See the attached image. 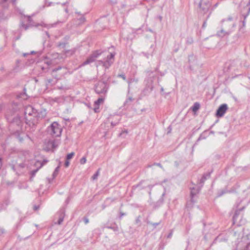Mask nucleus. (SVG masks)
<instances>
[{
    "mask_svg": "<svg viewBox=\"0 0 250 250\" xmlns=\"http://www.w3.org/2000/svg\"><path fill=\"white\" fill-rule=\"evenodd\" d=\"M153 165L157 166V167H160L163 168V167L160 163H155L153 164Z\"/></svg>",
    "mask_w": 250,
    "mask_h": 250,
    "instance_id": "obj_49",
    "label": "nucleus"
},
{
    "mask_svg": "<svg viewBox=\"0 0 250 250\" xmlns=\"http://www.w3.org/2000/svg\"><path fill=\"white\" fill-rule=\"evenodd\" d=\"M116 53L115 52H111L109 55H107L106 60L99 61V64L103 65L106 69L108 68L114 61V57Z\"/></svg>",
    "mask_w": 250,
    "mask_h": 250,
    "instance_id": "obj_6",
    "label": "nucleus"
},
{
    "mask_svg": "<svg viewBox=\"0 0 250 250\" xmlns=\"http://www.w3.org/2000/svg\"><path fill=\"white\" fill-rule=\"evenodd\" d=\"M99 174V170L92 176V179L93 180H95L97 178L98 175Z\"/></svg>",
    "mask_w": 250,
    "mask_h": 250,
    "instance_id": "obj_36",
    "label": "nucleus"
},
{
    "mask_svg": "<svg viewBox=\"0 0 250 250\" xmlns=\"http://www.w3.org/2000/svg\"><path fill=\"white\" fill-rule=\"evenodd\" d=\"M250 234L243 236L236 246V250H250Z\"/></svg>",
    "mask_w": 250,
    "mask_h": 250,
    "instance_id": "obj_2",
    "label": "nucleus"
},
{
    "mask_svg": "<svg viewBox=\"0 0 250 250\" xmlns=\"http://www.w3.org/2000/svg\"><path fill=\"white\" fill-rule=\"evenodd\" d=\"M161 223V221H160L158 223H152V222H150L149 221H148L147 222V224H150L151 225H152L154 228H156V227L160 225V224Z\"/></svg>",
    "mask_w": 250,
    "mask_h": 250,
    "instance_id": "obj_29",
    "label": "nucleus"
},
{
    "mask_svg": "<svg viewBox=\"0 0 250 250\" xmlns=\"http://www.w3.org/2000/svg\"><path fill=\"white\" fill-rule=\"evenodd\" d=\"M227 240L225 238H223L221 235H219L215 238L214 240L213 243H217V242H221L222 241H226Z\"/></svg>",
    "mask_w": 250,
    "mask_h": 250,
    "instance_id": "obj_22",
    "label": "nucleus"
},
{
    "mask_svg": "<svg viewBox=\"0 0 250 250\" xmlns=\"http://www.w3.org/2000/svg\"><path fill=\"white\" fill-rule=\"evenodd\" d=\"M178 50H179V48H176V49H175L174 50V52H177L178 51Z\"/></svg>",
    "mask_w": 250,
    "mask_h": 250,
    "instance_id": "obj_61",
    "label": "nucleus"
},
{
    "mask_svg": "<svg viewBox=\"0 0 250 250\" xmlns=\"http://www.w3.org/2000/svg\"><path fill=\"white\" fill-rule=\"evenodd\" d=\"M205 138H206V137L205 136H204L203 134H201V135H200V137L198 139L197 141H199L202 139H205Z\"/></svg>",
    "mask_w": 250,
    "mask_h": 250,
    "instance_id": "obj_45",
    "label": "nucleus"
},
{
    "mask_svg": "<svg viewBox=\"0 0 250 250\" xmlns=\"http://www.w3.org/2000/svg\"><path fill=\"white\" fill-rule=\"evenodd\" d=\"M21 26L25 30H27L29 27L28 25L24 24L23 22L21 23Z\"/></svg>",
    "mask_w": 250,
    "mask_h": 250,
    "instance_id": "obj_39",
    "label": "nucleus"
},
{
    "mask_svg": "<svg viewBox=\"0 0 250 250\" xmlns=\"http://www.w3.org/2000/svg\"><path fill=\"white\" fill-rule=\"evenodd\" d=\"M12 2H13V3L14 4H15V2H16V0H12Z\"/></svg>",
    "mask_w": 250,
    "mask_h": 250,
    "instance_id": "obj_64",
    "label": "nucleus"
},
{
    "mask_svg": "<svg viewBox=\"0 0 250 250\" xmlns=\"http://www.w3.org/2000/svg\"><path fill=\"white\" fill-rule=\"evenodd\" d=\"M75 52V49H71V50H67L65 51V54L66 55H68V54H70V55H73V54H74Z\"/></svg>",
    "mask_w": 250,
    "mask_h": 250,
    "instance_id": "obj_33",
    "label": "nucleus"
},
{
    "mask_svg": "<svg viewBox=\"0 0 250 250\" xmlns=\"http://www.w3.org/2000/svg\"><path fill=\"white\" fill-rule=\"evenodd\" d=\"M232 20V18L229 17L227 19L222 20L221 22L222 24H224V26L226 27L228 30H230V29L234 26V24L231 22Z\"/></svg>",
    "mask_w": 250,
    "mask_h": 250,
    "instance_id": "obj_11",
    "label": "nucleus"
},
{
    "mask_svg": "<svg viewBox=\"0 0 250 250\" xmlns=\"http://www.w3.org/2000/svg\"><path fill=\"white\" fill-rule=\"evenodd\" d=\"M206 23H207L206 21H205L204 22V23H203V25H202V27H203V28H205V27H206Z\"/></svg>",
    "mask_w": 250,
    "mask_h": 250,
    "instance_id": "obj_55",
    "label": "nucleus"
},
{
    "mask_svg": "<svg viewBox=\"0 0 250 250\" xmlns=\"http://www.w3.org/2000/svg\"><path fill=\"white\" fill-rule=\"evenodd\" d=\"M5 232V230L3 229L2 228H0V233L1 234H3Z\"/></svg>",
    "mask_w": 250,
    "mask_h": 250,
    "instance_id": "obj_54",
    "label": "nucleus"
},
{
    "mask_svg": "<svg viewBox=\"0 0 250 250\" xmlns=\"http://www.w3.org/2000/svg\"><path fill=\"white\" fill-rule=\"evenodd\" d=\"M59 169H60V167L59 166L55 168V170H54V172L53 173V178H54L57 175V174H58V172H59Z\"/></svg>",
    "mask_w": 250,
    "mask_h": 250,
    "instance_id": "obj_31",
    "label": "nucleus"
},
{
    "mask_svg": "<svg viewBox=\"0 0 250 250\" xmlns=\"http://www.w3.org/2000/svg\"><path fill=\"white\" fill-rule=\"evenodd\" d=\"M140 222V219H139V218L138 217V218L136 219V223H138Z\"/></svg>",
    "mask_w": 250,
    "mask_h": 250,
    "instance_id": "obj_59",
    "label": "nucleus"
},
{
    "mask_svg": "<svg viewBox=\"0 0 250 250\" xmlns=\"http://www.w3.org/2000/svg\"><path fill=\"white\" fill-rule=\"evenodd\" d=\"M218 5V3L217 2L214 5L213 8L217 7Z\"/></svg>",
    "mask_w": 250,
    "mask_h": 250,
    "instance_id": "obj_58",
    "label": "nucleus"
},
{
    "mask_svg": "<svg viewBox=\"0 0 250 250\" xmlns=\"http://www.w3.org/2000/svg\"><path fill=\"white\" fill-rule=\"evenodd\" d=\"M106 228L109 229H111L114 231H118L119 230L118 227L117 226H112H112H107Z\"/></svg>",
    "mask_w": 250,
    "mask_h": 250,
    "instance_id": "obj_32",
    "label": "nucleus"
},
{
    "mask_svg": "<svg viewBox=\"0 0 250 250\" xmlns=\"http://www.w3.org/2000/svg\"><path fill=\"white\" fill-rule=\"evenodd\" d=\"M48 130L52 135L58 137L61 136L62 129L59 124L54 122L48 127Z\"/></svg>",
    "mask_w": 250,
    "mask_h": 250,
    "instance_id": "obj_5",
    "label": "nucleus"
},
{
    "mask_svg": "<svg viewBox=\"0 0 250 250\" xmlns=\"http://www.w3.org/2000/svg\"><path fill=\"white\" fill-rule=\"evenodd\" d=\"M211 0H201L199 6L203 14L207 13L211 6Z\"/></svg>",
    "mask_w": 250,
    "mask_h": 250,
    "instance_id": "obj_8",
    "label": "nucleus"
},
{
    "mask_svg": "<svg viewBox=\"0 0 250 250\" xmlns=\"http://www.w3.org/2000/svg\"><path fill=\"white\" fill-rule=\"evenodd\" d=\"M242 15L244 17L243 21V26L244 27L246 24V19L250 13V0L246 6L244 8L243 10H241Z\"/></svg>",
    "mask_w": 250,
    "mask_h": 250,
    "instance_id": "obj_9",
    "label": "nucleus"
},
{
    "mask_svg": "<svg viewBox=\"0 0 250 250\" xmlns=\"http://www.w3.org/2000/svg\"><path fill=\"white\" fill-rule=\"evenodd\" d=\"M230 30H227L225 31L223 29H222L220 31H218L217 33V35L220 37H224L226 35H229L231 33Z\"/></svg>",
    "mask_w": 250,
    "mask_h": 250,
    "instance_id": "obj_18",
    "label": "nucleus"
},
{
    "mask_svg": "<svg viewBox=\"0 0 250 250\" xmlns=\"http://www.w3.org/2000/svg\"><path fill=\"white\" fill-rule=\"evenodd\" d=\"M244 208L245 207H243L239 209H236L232 218L233 224L237 223L239 216L240 215V212L242 211Z\"/></svg>",
    "mask_w": 250,
    "mask_h": 250,
    "instance_id": "obj_14",
    "label": "nucleus"
},
{
    "mask_svg": "<svg viewBox=\"0 0 250 250\" xmlns=\"http://www.w3.org/2000/svg\"><path fill=\"white\" fill-rule=\"evenodd\" d=\"M172 234H173V232H172V231L171 230L170 231V232L168 234L167 237L168 238H170L171 237L172 235Z\"/></svg>",
    "mask_w": 250,
    "mask_h": 250,
    "instance_id": "obj_51",
    "label": "nucleus"
},
{
    "mask_svg": "<svg viewBox=\"0 0 250 250\" xmlns=\"http://www.w3.org/2000/svg\"><path fill=\"white\" fill-rule=\"evenodd\" d=\"M43 163H42L40 164V166L39 167L36 168V169L35 170H33L32 171H31V177H33L35 176L36 175V173L37 172V171L39 170V169L42 167L43 165Z\"/></svg>",
    "mask_w": 250,
    "mask_h": 250,
    "instance_id": "obj_24",
    "label": "nucleus"
},
{
    "mask_svg": "<svg viewBox=\"0 0 250 250\" xmlns=\"http://www.w3.org/2000/svg\"><path fill=\"white\" fill-rule=\"evenodd\" d=\"M69 164H70V163H69L68 160L66 159V160L65 161V163H64V166L65 167H68L69 166Z\"/></svg>",
    "mask_w": 250,
    "mask_h": 250,
    "instance_id": "obj_44",
    "label": "nucleus"
},
{
    "mask_svg": "<svg viewBox=\"0 0 250 250\" xmlns=\"http://www.w3.org/2000/svg\"><path fill=\"white\" fill-rule=\"evenodd\" d=\"M137 81H138L137 80H135V79H133V78H131V79H128L127 81V83L128 84V87L129 88L131 83H132L134 82L137 83Z\"/></svg>",
    "mask_w": 250,
    "mask_h": 250,
    "instance_id": "obj_30",
    "label": "nucleus"
},
{
    "mask_svg": "<svg viewBox=\"0 0 250 250\" xmlns=\"http://www.w3.org/2000/svg\"><path fill=\"white\" fill-rule=\"evenodd\" d=\"M95 60V58L91 55L83 63L82 65H85L90 63L92 62H94Z\"/></svg>",
    "mask_w": 250,
    "mask_h": 250,
    "instance_id": "obj_19",
    "label": "nucleus"
},
{
    "mask_svg": "<svg viewBox=\"0 0 250 250\" xmlns=\"http://www.w3.org/2000/svg\"><path fill=\"white\" fill-rule=\"evenodd\" d=\"M40 206H34L33 207L34 210H37L39 208Z\"/></svg>",
    "mask_w": 250,
    "mask_h": 250,
    "instance_id": "obj_52",
    "label": "nucleus"
},
{
    "mask_svg": "<svg viewBox=\"0 0 250 250\" xmlns=\"http://www.w3.org/2000/svg\"><path fill=\"white\" fill-rule=\"evenodd\" d=\"M26 96V95L25 93H23L21 95L20 97L22 98L23 99H26V97H25Z\"/></svg>",
    "mask_w": 250,
    "mask_h": 250,
    "instance_id": "obj_48",
    "label": "nucleus"
},
{
    "mask_svg": "<svg viewBox=\"0 0 250 250\" xmlns=\"http://www.w3.org/2000/svg\"><path fill=\"white\" fill-rule=\"evenodd\" d=\"M175 165L177 167L179 165L178 162L177 161L175 162Z\"/></svg>",
    "mask_w": 250,
    "mask_h": 250,
    "instance_id": "obj_60",
    "label": "nucleus"
},
{
    "mask_svg": "<svg viewBox=\"0 0 250 250\" xmlns=\"http://www.w3.org/2000/svg\"><path fill=\"white\" fill-rule=\"evenodd\" d=\"M9 166L17 175H20L21 172V169L25 167V164L23 163H18L17 161L14 160L9 164Z\"/></svg>",
    "mask_w": 250,
    "mask_h": 250,
    "instance_id": "obj_7",
    "label": "nucleus"
},
{
    "mask_svg": "<svg viewBox=\"0 0 250 250\" xmlns=\"http://www.w3.org/2000/svg\"><path fill=\"white\" fill-rule=\"evenodd\" d=\"M57 215L59 216V220L57 223L58 225H61L63 221L65 216V209L63 208L60 209L58 211Z\"/></svg>",
    "mask_w": 250,
    "mask_h": 250,
    "instance_id": "obj_13",
    "label": "nucleus"
},
{
    "mask_svg": "<svg viewBox=\"0 0 250 250\" xmlns=\"http://www.w3.org/2000/svg\"><path fill=\"white\" fill-rule=\"evenodd\" d=\"M8 0H0V5L5 8L8 7Z\"/></svg>",
    "mask_w": 250,
    "mask_h": 250,
    "instance_id": "obj_23",
    "label": "nucleus"
},
{
    "mask_svg": "<svg viewBox=\"0 0 250 250\" xmlns=\"http://www.w3.org/2000/svg\"><path fill=\"white\" fill-rule=\"evenodd\" d=\"M153 186H154V185H149L148 186V188L150 189V191L149 192V194H151V190H152V188L153 187Z\"/></svg>",
    "mask_w": 250,
    "mask_h": 250,
    "instance_id": "obj_47",
    "label": "nucleus"
},
{
    "mask_svg": "<svg viewBox=\"0 0 250 250\" xmlns=\"http://www.w3.org/2000/svg\"><path fill=\"white\" fill-rule=\"evenodd\" d=\"M24 114L26 124L33 127L39 120L45 117L46 111L45 109H42L39 111L33 106L28 105L24 107Z\"/></svg>",
    "mask_w": 250,
    "mask_h": 250,
    "instance_id": "obj_1",
    "label": "nucleus"
},
{
    "mask_svg": "<svg viewBox=\"0 0 250 250\" xmlns=\"http://www.w3.org/2000/svg\"><path fill=\"white\" fill-rule=\"evenodd\" d=\"M62 68L60 66H59L57 68H54L52 70V74L54 73V72H57V71L60 70Z\"/></svg>",
    "mask_w": 250,
    "mask_h": 250,
    "instance_id": "obj_43",
    "label": "nucleus"
},
{
    "mask_svg": "<svg viewBox=\"0 0 250 250\" xmlns=\"http://www.w3.org/2000/svg\"><path fill=\"white\" fill-rule=\"evenodd\" d=\"M119 78H122L124 80H126V76L124 74H120L117 75Z\"/></svg>",
    "mask_w": 250,
    "mask_h": 250,
    "instance_id": "obj_38",
    "label": "nucleus"
},
{
    "mask_svg": "<svg viewBox=\"0 0 250 250\" xmlns=\"http://www.w3.org/2000/svg\"><path fill=\"white\" fill-rule=\"evenodd\" d=\"M86 162V159L85 157H82L80 160V163L82 165L84 164Z\"/></svg>",
    "mask_w": 250,
    "mask_h": 250,
    "instance_id": "obj_37",
    "label": "nucleus"
},
{
    "mask_svg": "<svg viewBox=\"0 0 250 250\" xmlns=\"http://www.w3.org/2000/svg\"><path fill=\"white\" fill-rule=\"evenodd\" d=\"M133 101V99L131 97H128L125 102L124 105L125 107H128L130 104L131 102Z\"/></svg>",
    "mask_w": 250,
    "mask_h": 250,
    "instance_id": "obj_20",
    "label": "nucleus"
},
{
    "mask_svg": "<svg viewBox=\"0 0 250 250\" xmlns=\"http://www.w3.org/2000/svg\"><path fill=\"white\" fill-rule=\"evenodd\" d=\"M159 19L160 21H162V17L161 16H159Z\"/></svg>",
    "mask_w": 250,
    "mask_h": 250,
    "instance_id": "obj_63",
    "label": "nucleus"
},
{
    "mask_svg": "<svg viewBox=\"0 0 250 250\" xmlns=\"http://www.w3.org/2000/svg\"><path fill=\"white\" fill-rule=\"evenodd\" d=\"M167 129H168V132H167V133H170V132H171V126H168V127L167 128Z\"/></svg>",
    "mask_w": 250,
    "mask_h": 250,
    "instance_id": "obj_56",
    "label": "nucleus"
},
{
    "mask_svg": "<svg viewBox=\"0 0 250 250\" xmlns=\"http://www.w3.org/2000/svg\"><path fill=\"white\" fill-rule=\"evenodd\" d=\"M153 89V81L150 80L146 84V86L143 90V92L145 95L149 94Z\"/></svg>",
    "mask_w": 250,
    "mask_h": 250,
    "instance_id": "obj_12",
    "label": "nucleus"
},
{
    "mask_svg": "<svg viewBox=\"0 0 250 250\" xmlns=\"http://www.w3.org/2000/svg\"><path fill=\"white\" fill-rule=\"evenodd\" d=\"M74 154H75V153L73 152L68 154L66 156V159L68 160L69 159H71L74 156Z\"/></svg>",
    "mask_w": 250,
    "mask_h": 250,
    "instance_id": "obj_34",
    "label": "nucleus"
},
{
    "mask_svg": "<svg viewBox=\"0 0 250 250\" xmlns=\"http://www.w3.org/2000/svg\"><path fill=\"white\" fill-rule=\"evenodd\" d=\"M125 213H124V212H120V216H119V218L120 219H122V217L123 216H125Z\"/></svg>",
    "mask_w": 250,
    "mask_h": 250,
    "instance_id": "obj_46",
    "label": "nucleus"
},
{
    "mask_svg": "<svg viewBox=\"0 0 250 250\" xmlns=\"http://www.w3.org/2000/svg\"><path fill=\"white\" fill-rule=\"evenodd\" d=\"M228 109V105L226 104H221L216 110V116L217 117H222Z\"/></svg>",
    "mask_w": 250,
    "mask_h": 250,
    "instance_id": "obj_10",
    "label": "nucleus"
},
{
    "mask_svg": "<svg viewBox=\"0 0 250 250\" xmlns=\"http://www.w3.org/2000/svg\"><path fill=\"white\" fill-rule=\"evenodd\" d=\"M59 99H60L59 98L56 97V98H55L54 99H52V101L54 102H58Z\"/></svg>",
    "mask_w": 250,
    "mask_h": 250,
    "instance_id": "obj_50",
    "label": "nucleus"
},
{
    "mask_svg": "<svg viewBox=\"0 0 250 250\" xmlns=\"http://www.w3.org/2000/svg\"><path fill=\"white\" fill-rule=\"evenodd\" d=\"M190 201L192 203H194L195 201L194 200V197L199 192V190L195 188H190Z\"/></svg>",
    "mask_w": 250,
    "mask_h": 250,
    "instance_id": "obj_17",
    "label": "nucleus"
},
{
    "mask_svg": "<svg viewBox=\"0 0 250 250\" xmlns=\"http://www.w3.org/2000/svg\"><path fill=\"white\" fill-rule=\"evenodd\" d=\"M6 118L9 123H10L13 125H17L19 128H21L23 122L21 117L17 115L13 117L11 113L7 112L5 115Z\"/></svg>",
    "mask_w": 250,
    "mask_h": 250,
    "instance_id": "obj_3",
    "label": "nucleus"
},
{
    "mask_svg": "<svg viewBox=\"0 0 250 250\" xmlns=\"http://www.w3.org/2000/svg\"><path fill=\"white\" fill-rule=\"evenodd\" d=\"M213 172L212 169L210 171L204 173L201 179L200 180V183L202 184V186L204 184L205 181L209 178L210 177L211 173Z\"/></svg>",
    "mask_w": 250,
    "mask_h": 250,
    "instance_id": "obj_16",
    "label": "nucleus"
},
{
    "mask_svg": "<svg viewBox=\"0 0 250 250\" xmlns=\"http://www.w3.org/2000/svg\"><path fill=\"white\" fill-rule=\"evenodd\" d=\"M193 42H194L193 39L191 36L188 37L186 38V44L187 45H190V44H191L192 43H193Z\"/></svg>",
    "mask_w": 250,
    "mask_h": 250,
    "instance_id": "obj_25",
    "label": "nucleus"
},
{
    "mask_svg": "<svg viewBox=\"0 0 250 250\" xmlns=\"http://www.w3.org/2000/svg\"><path fill=\"white\" fill-rule=\"evenodd\" d=\"M104 99L101 97L99 98L97 100H96L94 102V111L95 113H98L99 112V105L104 102Z\"/></svg>",
    "mask_w": 250,
    "mask_h": 250,
    "instance_id": "obj_15",
    "label": "nucleus"
},
{
    "mask_svg": "<svg viewBox=\"0 0 250 250\" xmlns=\"http://www.w3.org/2000/svg\"><path fill=\"white\" fill-rule=\"evenodd\" d=\"M102 51L101 50H96L93 52L92 55L95 58V59L98 58L100 55H101L102 53Z\"/></svg>",
    "mask_w": 250,
    "mask_h": 250,
    "instance_id": "obj_26",
    "label": "nucleus"
},
{
    "mask_svg": "<svg viewBox=\"0 0 250 250\" xmlns=\"http://www.w3.org/2000/svg\"><path fill=\"white\" fill-rule=\"evenodd\" d=\"M32 21V19L31 17L30 16H28L27 21L29 22V25H33V24H32L31 23Z\"/></svg>",
    "mask_w": 250,
    "mask_h": 250,
    "instance_id": "obj_40",
    "label": "nucleus"
},
{
    "mask_svg": "<svg viewBox=\"0 0 250 250\" xmlns=\"http://www.w3.org/2000/svg\"><path fill=\"white\" fill-rule=\"evenodd\" d=\"M111 125H112L113 126H114L116 125L117 124V123H113V122H112L111 123Z\"/></svg>",
    "mask_w": 250,
    "mask_h": 250,
    "instance_id": "obj_57",
    "label": "nucleus"
},
{
    "mask_svg": "<svg viewBox=\"0 0 250 250\" xmlns=\"http://www.w3.org/2000/svg\"><path fill=\"white\" fill-rule=\"evenodd\" d=\"M53 81L52 79H47V84L52 83Z\"/></svg>",
    "mask_w": 250,
    "mask_h": 250,
    "instance_id": "obj_53",
    "label": "nucleus"
},
{
    "mask_svg": "<svg viewBox=\"0 0 250 250\" xmlns=\"http://www.w3.org/2000/svg\"><path fill=\"white\" fill-rule=\"evenodd\" d=\"M94 88L96 93L104 95L107 92L108 85L106 82L100 81L95 85Z\"/></svg>",
    "mask_w": 250,
    "mask_h": 250,
    "instance_id": "obj_4",
    "label": "nucleus"
},
{
    "mask_svg": "<svg viewBox=\"0 0 250 250\" xmlns=\"http://www.w3.org/2000/svg\"><path fill=\"white\" fill-rule=\"evenodd\" d=\"M18 104L16 103H12L10 110H12V113H15L19 110Z\"/></svg>",
    "mask_w": 250,
    "mask_h": 250,
    "instance_id": "obj_21",
    "label": "nucleus"
},
{
    "mask_svg": "<svg viewBox=\"0 0 250 250\" xmlns=\"http://www.w3.org/2000/svg\"><path fill=\"white\" fill-rule=\"evenodd\" d=\"M239 223L240 225H241V224L243 223L242 220H240V221L239 222Z\"/></svg>",
    "mask_w": 250,
    "mask_h": 250,
    "instance_id": "obj_62",
    "label": "nucleus"
},
{
    "mask_svg": "<svg viewBox=\"0 0 250 250\" xmlns=\"http://www.w3.org/2000/svg\"><path fill=\"white\" fill-rule=\"evenodd\" d=\"M83 220L85 224H87L89 223V219L87 217H84Z\"/></svg>",
    "mask_w": 250,
    "mask_h": 250,
    "instance_id": "obj_41",
    "label": "nucleus"
},
{
    "mask_svg": "<svg viewBox=\"0 0 250 250\" xmlns=\"http://www.w3.org/2000/svg\"><path fill=\"white\" fill-rule=\"evenodd\" d=\"M79 20L80 21V23H83L85 21V19L83 16H82L80 19Z\"/></svg>",
    "mask_w": 250,
    "mask_h": 250,
    "instance_id": "obj_42",
    "label": "nucleus"
},
{
    "mask_svg": "<svg viewBox=\"0 0 250 250\" xmlns=\"http://www.w3.org/2000/svg\"><path fill=\"white\" fill-rule=\"evenodd\" d=\"M200 108V104L198 103H195L192 106L191 108L193 111L196 112Z\"/></svg>",
    "mask_w": 250,
    "mask_h": 250,
    "instance_id": "obj_27",
    "label": "nucleus"
},
{
    "mask_svg": "<svg viewBox=\"0 0 250 250\" xmlns=\"http://www.w3.org/2000/svg\"><path fill=\"white\" fill-rule=\"evenodd\" d=\"M66 43L64 42H59L58 43V46L59 47L64 48L65 47Z\"/></svg>",
    "mask_w": 250,
    "mask_h": 250,
    "instance_id": "obj_35",
    "label": "nucleus"
},
{
    "mask_svg": "<svg viewBox=\"0 0 250 250\" xmlns=\"http://www.w3.org/2000/svg\"><path fill=\"white\" fill-rule=\"evenodd\" d=\"M228 192H229V191L226 189L221 190L220 191H219L218 192V196L220 197V196H222L223 195H224L225 193H226Z\"/></svg>",
    "mask_w": 250,
    "mask_h": 250,
    "instance_id": "obj_28",
    "label": "nucleus"
}]
</instances>
